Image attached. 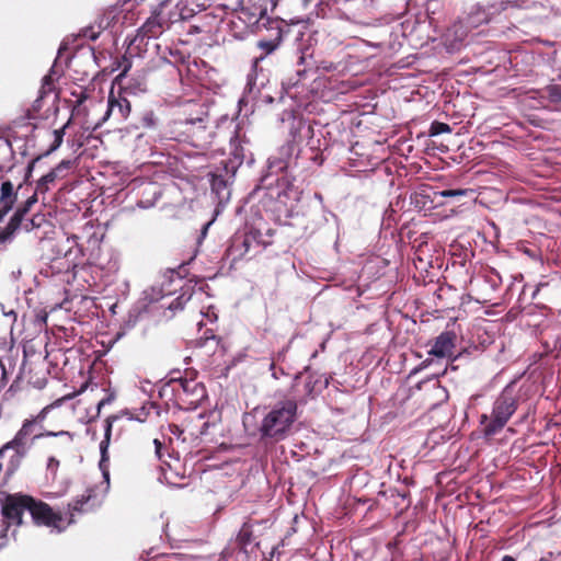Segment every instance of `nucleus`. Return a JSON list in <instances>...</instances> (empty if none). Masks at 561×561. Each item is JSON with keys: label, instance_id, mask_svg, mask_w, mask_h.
Segmentation results:
<instances>
[{"label": "nucleus", "instance_id": "1", "mask_svg": "<svg viewBox=\"0 0 561 561\" xmlns=\"http://www.w3.org/2000/svg\"><path fill=\"white\" fill-rule=\"evenodd\" d=\"M298 416V405L295 400L288 399L274 404L263 416L259 433L261 439L280 442L285 439Z\"/></svg>", "mask_w": 561, "mask_h": 561}, {"label": "nucleus", "instance_id": "2", "mask_svg": "<svg viewBox=\"0 0 561 561\" xmlns=\"http://www.w3.org/2000/svg\"><path fill=\"white\" fill-rule=\"evenodd\" d=\"M517 407V394L513 383H510L494 400L491 414H482L480 416V424L483 425V435L490 437L502 431L516 412Z\"/></svg>", "mask_w": 561, "mask_h": 561}, {"label": "nucleus", "instance_id": "3", "mask_svg": "<svg viewBox=\"0 0 561 561\" xmlns=\"http://www.w3.org/2000/svg\"><path fill=\"white\" fill-rule=\"evenodd\" d=\"M35 421L26 420L15 436L2 446V451H11L5 465V479L10 480L20 469L27 455L31 444L28 437L33 433Z\"/></svg>", "mask_w": 561, "mask_h": 561}, {"label": "nucleus", "instance_id": "4", "mask_svg": "<svg viewBox=\"0 0 561 561\" xmlns=\"http://www.w3.org/2000/svg\"><path fill=\"white\" fill-rule=\"evenodd\" d=\"M32 503V496L22 493H7L4 491L1 515L5 528L20 527L23 524V515Z\"/></svg>", "mask_w": 561, "mask_h": 561}, {"label": "nucleus", "instance_id": "5", "mask_svg": "<svg viewBox=\"0 0 561 561\" xmlns=\"http://www.w3.org/2000/svg\"><path fill=\"white\" fill-rule=\"evenodd\" d=\"M510 1H499L490 3L488 7L476 4L467 15V25L477 28L482 24L489 23L493 15L506 10Z\"/></svg>", "mask_w": 561, "mask_h": 561}, {"label": "nucleus", "instance_id": "6", "mask_svg": "<svg viewBox=\"0 0 561 561\" xmlns=\"http://www.w3.org/2000/svg\"><path fill=\"white\" fill-rule=\"evenodd\" d=\"M317 8L318 16L348 20L351 0H321Z\"/></svg>", "mask_w": 561, "mask_h": 561}, {"label": "nucleus", "instance_id": "7", "mask_svg": "<svg viewBox=\"0 0 561 561\" xmlns=\"http://www.w3.org/2000/svg\"><path fill=\"white\" fill-rule=\"evenodd\" d=\"M456 334L451 331L440 333L434 341L428 354L436 357L453 356L456 347Z\"/></svg>", "mask_w": 561, "mask_h": 561}, {"label": "nucleus", "instance_id": "8", "mask_svg": "<svg viewBox=\"0 0 561 561\" xmlns=\"http://www.w3.org/2000/svg\"><path fill=\"white\" fill-rule=\"evenodd\" d=\"M22 184L14 186L13 183L9 180H5L1 183L0 186V214L2 216H7L10 210H12L18 196V191L21 188Z\"/></svg>", "mask_w": 561, "mask_h": 561}, {"label": "nucleus", "instance_id": "9", "mask_svg": "<svg viewBox=\"0 0 561 561\" xmlns=\"http://www.w3.org/2000/svg\"><path fill=\"white\" fill-rule=\"evenodd\" d=\"M33 520L36 524L51 525L56 523V515L51 508L44 502L36 501L32 497V503L27 507Z\"/></svg>", "mask_w": 561, "mask_h": 561}, {"label": "nucleus", "instance_id": "10", "mask_svg": "<svg viewBox=\"0 0 561 561\" xmlns=\"http://www.w3.org/2000/svg\"><path fill=\"white\" fill-rule=\"evenodd\" d=\"M129 113L130 103L126 98L115 99L113 95H110L104 119L113 116L117 122H122L128 117Z\"/></svg>", "mask_w": 561, "mask_h": 561}, {"label": "nucleus", "instance_id": "11", "mask_svg": "<svg viewBox=\"0 0 561 561\" xmlns=\"http://www.w3.org/2000/svg\"><path fill=\"white\" fill-rule=\"evenodd\" d=\"M36 202L37 197L35 193L16 208L10 220H16L15 226L18 229H20L21 227H23L27 231L32 229V227L34 226V219L25 220L24 217Z\"/></svg>", "mask_w": 561, "mask_h": 561}, {"label": "nucleus", "instance_id": "12", "mask_svg": "<svg viewBox=\"0 0 561 561\" xmlns=\"http://www.w3.org/2000/svg\"><path fill=\"white\" fill-rule=\"evenodd\" d=\"M99 503L95 501V495L92 490H87L81 496L76 499L69 507L71 510V516L77 513L88 512L96 507Z\"/></svg>", "mask_w": 561, "mask_h": 561}, {"label": "nucleus", "instance_id": "13", "mask_svg": "<svg viewBox=\"0 0 561 561\" xmlns=\"http://www.w3.org/2000/svg\"><path fill=\"white\" fill-rule=\"evenodd\" d=\"M105 433L104 439L100 443V451H101V460L100 467L103 470L104 477L108 479V473L105 471V462L108 460L107 449L110 445L111 434H112V421L111 419H106L105 421Z\"/></svg>", "mask_w": 561, "mask_h": 561}, {"label": "nucleus", "instance_id": "14", "mask_svg": "<svg viewBox=\"0 0 561 561\" xmlns=\"http://www.w3.org/2000/svg\"><path fill=\"white\" fill-rule=\"evenodd\" d=\"M141 31L148 37H157L162 33V23L159 15L150 16L142 25Z\"/></svg>", "mask_w": 561, "mask_h": 561}, {"label": "nucleus", "instance_id": "15", "mask_svg": "<svg viewBox=\"0 0 561 561\" xmlns=\"http://www.w3.org/2000/svg\"><path fill=\"white\" fill-rule=\"evenodd\" d=\"M4 217L5 216L0 214V224L3 221ZM15 221L16 220H9L5 227L0 228V245L10 243L13 240L15 232L19 230L15 226Z\"/></svg>", "mask_w": 561, "mask_h": 561}, {"label": "nucleus", "instance_id": "16", "mask_svg": "<svg viewBox=\"0 0 561 561\" xmlns=\"http://www.w3.org/2000/svg\"><path fill=\"white\" fill-rule=\"evenodd\" d=\"M191 294L184 291L176 298L172 299L170 302H162L161 307H165L170 311L175 312L178 310H182L184 306L191 300Z\"/></svg>", "mask_w": 561, "mask_h": 561}, {"label": "nucleus", "instance_id": "17", "mask_svg": "<svg viewBox=\"0 0 561 561\" xmlns=\"http://www.w3.org/2000/svg\"><path fill=\"white\" fill-rule=\"evenodd\" d=\"M255 239V237L252 234V233H249V234H245L242 240H240L239 238H234L233 239V242H232V245H231V251H238V242L240 241L241 242V247L243 248V251H240L239 255H244L245 253L249 252V249L251 247V243L252 241Z\"/></svg>", "mask_w": 561, "mask_h": 561}, {"label": "nucleus", "instance_id": "18", "mask_svg": "<svg viewBox=\"0 0 561 561\" xmlns=\"http://www.w3.org/2000/svg\"><path fill=\"white\" fill-rule=\"evenodd\" d=\"M328 386V379H324L323 381L321 379L313 380L312 376H309L306 383V392L308 396H312L316 391H319L321 388Z\"/></svg>", "mask_w": 561, "mask_h": 561}, {"label": "nucleus", "instance_id": "19", "mask_svg": "<svg viewBox=\"0 0 561 561\" xmlns=\"http://www.w3.org/2000/svg\"><path fill=\"white\" fill-rule=\"evenodd\" d=\"M62 437L65 439V445L70 446L73 439V435L70 432L67 431H60V432H44L41 434H36L34 436V439L41 438V437Z\"/></svg>", "mask_w": 561, "mask_h": 561}, {"label": "nucleus", "instance_id": "20", "mask_svg": "<svg viewBox=\"0 0 561 561\" xmlns=\"http://www.w3.org/2000/svg\"><path fill=\"white\" fill-rule=\"evenodd\" d=\"M66 127H67V125H65L64 127H61L59 129H55L51 133V136L54 139H53V142H51L49 149L46 151V154L54 152L61 146Z\"/></svg>", "mask_w": 561, "mask_h": 561}, {"label": "nucleus", "instance_id": "21", "mask_svg": "<svg viewBox=\"0 0 561 561\" xmlns=\"http://www.w3.org/2000/svg\"><path fill=\"white\" fill-rule=\"evenodd\" d=\"M451 133V127L442 122H433L430 127V136H437L440 134Z\"/></svg>", "mask_w": 561, "mask_h": 561}, {"label": "nucleus", "instance_id": "22", "mask_svg": "<svg viewBox=\"0 0 561 561\" xmlns=\"http://www.w3.org/2000/svg\"><path fill=\"white\" fill-rule=\"evenodd\" d=\"M57 176V170H51L47 174L43 175L37 184V191L45 192L47 190V184L53 183Z\"/></svg>", "mask_w": 561, "mask_h": 561}, {"label": "nucleus", "instance_id": "23", "mask_svg": "<svg viewBox=\"0 0 561 561\" xmlns=\"http://www.w3.org/2000/svg\"><path fill=\"white\" fill-rule=\"evenodd\" d=\"M548 93L552 101L561 102V84L549 87Z\"/></svg>", "mask_w": 561, "mask_h": 561}, {"label": "nucleus", "instance_id": "24", "mask_svg": "<svg viewBox=\"0 0 561 561\" xmlns=\"http://www.w3.org/2000/svg\"><path fill=\"white\" fill-rule=\"evenodd\" d=\"M467 193H468L467 190L458 188V190H445V191L439 192L438 194L443 197H459V196H465Z\"/></svg>", "mask_w": 561, "mask_h": 561}, {"label": "nucleus", "instance_id": "25", "mask_svg": "<svg viewBox=\"0 0 561 561\" xmlns=\"http://www.w3.org/2000/svg\"><path fill=\"white\" fill-rule=\"evenodd\" d=\"M250 528L249 526H247L245 524L243 525V527L241 528L239 535H238V538L241 542L243 543H247L250 539Z\"/></svg>", "mask_w": 561, "mask_h": 561}, {"label": "nucleus", "instance_id": "26", "mask_svg": "<svg viewBox=\"0 0 561 561\" xmlns=\"http://www.w3.org/2000/svg\"><path fill=\"white\" fill-rule=\"evenodd\" d=\"M331 85L332 88L340 90L341 93H346L351 89L348 81H342L341 87H339L337 80H331Z\"/></svg>", "mask_w": 561, "mask_h": 561}, {"label": "nucleus", "instance_id": "27", "mask_svg": "<svg viewBox=\"0 0 561 561\" xmlns=\"http://www.w3.org/2000/svg\"><path fill=\"white\" fill-rule=\"evenodd\" d=\"M142 124L146 127H153L156 125V117L152 112H148L144 115Z\"/></svg>", "mask_w": 561, "mask_h": 561}, {"label": "nucleus", "instance_id": "28", "mask_svg": "<svg viewBox=\"0 0 561 561\" xmlns=\"http://www.w3.org/2000/svg\"><path fill=\"white\" fill-rule=\"evenodd\" d=\"M202 316L206 318L210 323L215 322L218 318L215 310L210 307L206 311H202Z\"/></svg>", "mask_w": 561, "mask_h": 561}, {"label": "nucleus", "instance_id": "29", "mask_svg": "<svg viewBox=\"0 0 561 561\" xmlns=\"http://www.w3.org/2000/svg\"><path fill=\"white\" fill-rule=\"evenodd\" d=\"M10 454H11V451H2V447L0 448V473L3 471V478H5V465H7V462L4 463L2 461V459L5 458V457L9 458ZM4 481L7 482L8 480L4 479Z\"/></svg>", "mask_w": 561, "mask_h": 561}, {"label": "nucleus", "instance_id": "30", "mask_svg": "<svg viewBox=\"0 0 561 561\" xmlns=\"http://www.w3.org/2000/svg\"><path fill=\"white\" fill-rule=\"evenodd\" d=\"M488 282L491 283L492 287L495 289L499 287L500 283H501V277L497 273L495 272H492L489 276H488Z\"/></svg>", "mask_w": 561, "mask_h": 561}, {"label": "nucleus", "instance_id": "31", "mask_svg": "<svg viewBox=\"0 0 561 561\" xmlns=\"http://www.w3.org/2000/svg\"><path fill=\"white\" fill-rule=\"evenodd\" d=\"M259 46L266 50V53H272L275 49V45L272 42L261 41L259 42Z\"/></svg>", "mask_w": 561, "mask_h": 561}, {"label": "nucleus", "instance_id": "32", "mask_svg": "<svg viewBox=\"0 0 561 561\" xmlns=\"http://www.w3.org/2000/svg\"><path fill=\"white\" fill-rule=\"evenodd\" d=\"M71 162L69 160H62L54 170H57L59 174L64 170H68L70 168Z\"/></svg>", "mask_w": 561, "mask_h": 561}, {"label": "nucleus", "instance_id": "33", "mask_svg": "<svg viewBox=\"0 0 561 561\" xmlns=\"http://www.w3.org/2000/svg\"><path fill=\"white\" fill-rule=\"evenodd\" d=\"M153 445H154V449H156V455L159 459H161V454H160V450H161V447H162V443L159 440V439H153Z\"/></svg>", "mask_w": 561, "mask_h": 561}, {"label": "nucleus", "instance_id": "34", "mask_svg": "<svg viewBox=\"0 0 561 561\" xmlns=\"http://www.w3.org/2000/svg\"><path fill=\"white\" fill-rule=\"evenodd\" d=\"M59 466V461L55 457H50L48 459L47 468L48 469H56Z\"/></svg>", "mask_w": 561, "mask_h": 561}, {"label": "nucleus", "instance_id": "35", "mask_svg": "<svg viewBox=\"0 0 561 561\" xmlns=\"http://www.w3.org/2000/svg\"><path fill=\"white\" fill-rule=\"evenodd\" d=\"M203 122H204V119L202 117L186 119L187 124H191V125L199 124V127H203L202 126Z\"/></svg>", "mask_w": 561, "mask_h": 561}, {"label": "nucleus", "instance_id": "36", "mask_svg": "<svg viewBox=\"0 0 561 561\" xmlns=\"http://www.w3.org/2000/svg\"><path fill=\"white\" fill-rule=\"evenodd\" d=\"M193 10H181L180 12V16L181 19H188L190 16L193 15Z\"/></svg>", "mask_w": 561, "mask_h": 561}, {"label": "nucleus", "instance_id": "37", "mask_svg": "<svg viewBox=\"0 0 561 561\" xmlns=\"http://www.w3.org/2000/svg\"><path fill=\"white\" fill-rule=\"evenodd\" d=\"M211 222H207L204 227H203V230H202V233H201V237L198 239V242H201L202 239L205 238L206 233H207V230H208V227L210 226Z\"/></svg>", "mask_w": 561, "mask_h": 561}, {"label": "nucleus", "instance_id": "38", "mask_svg": "<svg viewBox=\"0 0 561 561\" xmlns=\"http://www.w3.org/2000/svg\"><path fill=\"white\" fill-rule=\"evenodd\" d=\"M167 298H168L167 296L160 295V293L157 296H153V295L150 296L151 301L165 300Z\"/></svg>", "mask_w": 561, "mask_h": 561}, {"label": "nucleus", "instance_id": "39", "mask_svg": "<svg viewBox=\"0 0 561 561\" xmlns=\"http://www.w3.org/2000/svg\"><path fill=\"white\" fill-rule=\"evenodd\" d=\"M270 369H271V371H272V376H273L275 379H278V378H279V377H278L279 371H276V370H275V364H274V363H272V364H271Z\"/></svg>", "mask_w": 561, "mask_h": 561}, {"label": "nucleus", "instance_id": "40", "mask_svg": "<svg viewBox=\"0 0 561 561\" xmlns=\"http://www.w3.org/2000/svg\"><path fill=\"white\" fill-rule=\"evenodd\" d=\"M270 369H271V371H272V376H273L275 379H278V378H279V377H278L279 371H276V370H275V364H274V363H272V364H271Z\"/></svg>", "mask_w": 561, "mask_h": 561}, {"label": "nucleus", "instance_id": "41", "mask_svg": "<svg viewBox=\"0 0 561 561\" xmlns=\"http://www.w3.org/2000/svg\"><path fill=\"white\" fill-rule=\"evenodd\" d=\"M53 82V78H51V75H47L43 78V84L44 85H49L50 83Z\"/></svg>", "mask_w": 561, "mask_h": 561}, {"label": "nucleus", "instance_id": "42", "mask_svg": "<svg viewBox=\"0 0 561 561\" xmlns=\"http://www.w3.org/2000/svg\"><path fill=\"white\" fill-rule=\"evenodd\" d=\"M299 128L305 129L307 134H309L311 130V127L309 125H305L301 122H299Z\"/></svg>", "mask_w": 561, "mask_h": 561}, {"label": "nucleus", "instance_id": "43", "mask_svg": "<svg viewBox=\"0 0 561 561\" xmlns=\"http://www.w3.org/2000/svg\"><path fill=\"white\" fill-rule=\"evenodd\" d=\"M371 556H373V552L371 551H367L366 552V557L363 558L360 561H368L371 558Z\"/></svg>", "mask_w": 561, "mask_h": 561}, {"label": "nucleus", "instance_id": "44", "mask_svg": "<svg viewBox=\"0 0 561 561\" xmlns=\"http://www.w3.org/2000/svg\"><path fill=\"white\" fill-rule=\"evenodd\" d=\"M502 561H515V559L513 557H511V556H504L502 558Z\"/></svg>", "mask_w": 561, "mask_h": 561}, {"label": "nucleus", "instance_id": "45", "mask_svg": "<svg viewBox=\"0 0 561 561\" xmlns=\"http://www.w3.org/2000/svg\"><path fill=\"white\" fill-rule=\"evenodd\" d=\"M2 146L7 149H10V144L7 140H1Z\"/></svg>", "mask_w": 561, "mask_h": 561}, {"label": "nucleus", "instance_id": "46", "mask_svg": "<svg viewBox=\"0 0 561 561\" xmlns=\"http://www.w3.org/2000/svg\"><path fill=\"white\" fill-rule=\"evenodd\" d=\"M4 491H0V504H3Z\"/></svg>", "mask_w": 561, "mask_h": 561}, {"label": "nucleus", "instance_id": "47", "mask_svg": "<svg viewBox=\"0 0 561 561\" xmlns=\"http://www.w3.org/2000/svg\"><path fill=\"white\" fill-rule=\"evenodd\" d=\"M313 0H302L304 7L309 5Z\"/></svg>", "mask_w": 561, "mask_h": 561}, {"label": "nucleus", "instance_id": "48", "mask_svg": "<svg viewBox=\"0 0 561 561\" xmlns=\"http://www.w3.org/2000/svg\"><path fill=\"white\" fill-rule=\"evenodd\" d=\"M233 154L236 158H240L241 154L238 152V148L234 149Z\"/></svg>", "mask_w": 561, "mask_h": 561}, {"label": "nucleus", "instance_id": "49", "mask_svg": "<svg viewBox=\"0 0 561 561\" xmlns=\"http://www.w3.org/2000/svg\"><path fill=\"white\" fill-rule=\"evenodd\" d=\"M206 340H209V339H215V335L211 333L210 335H206L205 337Z\"/></svg>", "mask_w": 561, "mask_h": 561}, {"label": "nucleus", "instance_id": "50", "mask_svg": "<svg viewBox=\"0 0 561 561\" xmlns=\"http://www.w3.org/2000/svg\"><path fill=\"white\" fill-rule=\"evenodd\" d=\"M44 412H45V410H43V411H42V413L39 414V416H38V417H41V419H45V414H44Z\"/></svg>", "mask_w": 561, "mask_h": 561}, {"label": "nucleus", "instance_id": "51", "mask_svg": "<svg viewBox=\"0 0 561 561\" xmlns=\"http://www.w3.org/2000/svg\"><path fill=\"white\" fill-rule=\"evenodd\" d=\"M183 388L185 391L187 390V382L183 383Z\"/></svg>", "mask_w": 561, "mask_h": 561}, {"label": "nucleus", "instance_id": "52", "mask_svg": "<svg viewBox=\"0 0 561 561\" xmlns=\"http://www.w3.org/2000/svg\"><path fill=\"white\" fill-rule=\"evenodd\" d=\"M353 561H358V556L355 557V559Z\"/></svg>", "mask_w": 561, "mask_h": 561}]
</instances>
